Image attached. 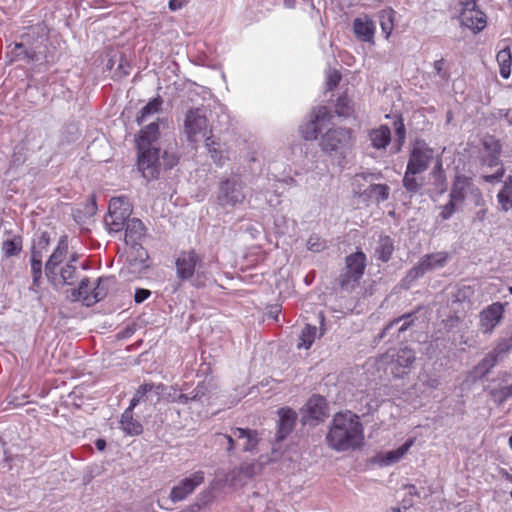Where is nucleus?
Listing matches in <instances>:
<instances>
[{"instance_id": "obj_43", "label": "nucleus", "mask_w": 512, "mask_h": 512, "mask_svg": "<svg viewBox=\"0 0 512 512\" xmlns=\"http://www.w3.org/2000/svg\"><path fill=\"white\" fill-rule=\"evenodd\" d=\"M162 395L166 398L167 401L172 403L176 402L181 404H187L190 401V397L188 394L180 393L174 387H166Z\"/></svg>"}, {"instance_id": "obj_44", "label": "nucleus", "mask_w": 512, "mask_h": 512, "mask_svg": "<svg viewBox=\"0 0 512 512\" xmlns=\"http://www.w3.org/2000/svg\"><path fill=\"white\" fill-rule=\"evenodd\" d=\"M490 394L495 403L502 405L508 399L512 398V384L498 389H493Z\"/></svg>"}, {"instance_id": "obj_37", "label": "nucleus", "mask_w": 512, "mask_h": 512, "mask_svg": "<svg viewBox=\"0 0 512 512\" xmlns=\"http://www.w3.org/2000/svg\"><path fill=\"white\" fill-rule=\"evenodd\" d=\"M317 336L316 326L307 324L300 333L299 342L297 344L298 349H309Z\"/></svg>"}, {"instance_id": "obj_26", "label": "nucleus", "mask_w": 512, "mask_h": 512, "mask_svg": "<svg viewBox=\"0 0 512 512\" xmlns=\"http://www.w3.org/2000/svg\"><path fill=\"white\" fill-rule=\"evenodd\" d=\"M145 226L137 218L129 219L125 228V241L127 244L135 245L144 236Z\"/></svg>"}, {"instance_id": "obj_61", "label": "nucleus", "mask_w": 512, "mask_h": 512, "mask_svg": "<svg viewBox=\"0 0 512 512\" xmlns=\"http://www.w3.org/2000/svg\"><path fill=\"white\" fill-rule=\"evenodd\" d=\"M394 125H395V131H396L397 136L399 137V139L404 140L405 127H404V123H403L402 119H398L397 121H395Z\"/></svg>"}, {"instance_id": "obj_16", "label": "nucleus", "mask_w": 512, "mask_h": 512, "mask_svg": "<svg viewBox=\"0 0 512 512\" xmlns=\"http://www.w3.org/2000/svg\"><path fill=\"white\" fill-rule=\"evenodd\" d=\"M326 417L327 404L325 398L320 395H313L305 405L304 422L315 424Z\"/></svg>"}, {"instance_id": "obj_22", "label": "nucleus", "mask_w": 512, "mask_h": 512, "mask_svg": "<svg viewBox=\"0 0 512 512\" xmlns=\"http://www.w3.org/2000/svg\"><path fill=\"white\" fill-rule=\"evenodd\" d=\"M353 30L358 39L364 42H372L375 33V24L372 19L364 15L353 21Z\"/></svg>"}, {"instance_id": "obj_29", "label": "nucleus", "mask_w": 512, "mask_h": 512, "mask_svg": "<svg viewBox=\"0 0 512 512\" xmlns=\"http://www.w3.org/2000/svg\"><path fill=\"white\" fill-rule=\"evenodd\" d=\"M132 213V207L125 196L113 197L108 206V214L111 216H121L129 218Z\"/></svg>"}, {"instance_id": "obj_33", "label": "nucleus", "mask_w": 512, "mask_h": 512, "mask_svg": "<svg viewBox=\"0 0 512 512\" xmlns=\"http://www.w3.org/2000/svg\"><path fill=\"white\" fill-rule=\"evenodd\" d=\"M42 253L39 250L32 249L31 251V273H32V287L31 290H35V287L39 286L40 279L42 276Z\"/></svg>"}, {"instance_id": "obj_18", "label": "nucleus", "mask_w": 512, "mask_h": 512, "mask_svg": "<svg viewBox=\"0 0 512 512\" xmlns=\"http://www.w3.org/2000/svg\"><path fill=\"white\" fill-rule=\"evenodd\" d=\"M116 279L114 276L100 277L93 284L92 296L85 298V306H92L103 300L109 291L115 286Z\"/></svg>"}, {"instance_id": "obj_36", "label": "nucleus", "mask_w": 512, "mask_h": 512, "mask_svg": "<svg viewBox=\"0 0 512 512\" xmlns=\"http://www.w3.org/2000/svg\"><path fill=\"white\" fill-rule=\"evenodd\" d=\"M395 11L391 8L384 9L379 12V21L382 33L385 38H389L394 28Z\"/></svg>"}, {"instance_id": "obj_34", "label": "nucleus", "mask_w": 512, "mask_h": 512, "mask_svg": "<svg viewBox=\"0 0 512 512\" xmlns=\"http://www.w3.org/2000/svg\"><path fill=\"white\" fill-rule=\"evenodd\" d=\"M497 200L501 209L505 212L512 209V176H509L497 194Z\"/></svg>"}, {"instance_id": "obj_46", "label": "nucleus", "mask_w": 512, "mask_h": 512, "mask_svg": "<svg viewBox=\"0 0 512 512\" xmlns=\"http://www.w3.org/2000/svg\"><path fill=\"white\" fill-rule=\"evenodd\" d=\"M418 174L417 172H409V170L406 168V172L403 178V186L405 189L410 193H416L419 191V189L422 186V183H420L415 175Z\"/></svg>"}, {"instance_id": "obj_50", "label": "nucleus", "mask_w": 512, "mask_h": 512, "mask_svg": "<svg viewBox=\"0 0 512 512\" xmlns=\"http://www.w3.org/2000/svg\"><path fill=\"white\" fill-rule=\"evenodd\" d=\"M327 248V243L325 240L321 239L317 235H311L307 241V249L319 253Z\"/></svg>"}, {"instance_id": "obj_19", "label": "nucleus", "mask_w": 512, "mask_h": 512, "mask_svg": "<svg viewBox=\"0 0 512 512\" xmlns=\"http://www.w3.org/2000/svg\"><path fill=\"white\" fill-rule=\"evenodd\" d=\"M22 237L15 235L10 239L3 241L1 246V251L3 254V258L1 260V266L3 272L10 273L12 265L10 263L9 258L12 256H17L22 251L23 243Z\"/></svg>"}, {"instance_id": "obj_27", "label": "nucleus", "mask_w": 512, "mask_h": 512, "mask_svg": "<svg viewBox=\"0 0 512 512\" xmlns=\"http://www.w3.org/2000/svg\"><path fill=\"white\" fill-rule=\"evenodd\" d=\"M369 140L373 148L385 149L391 141V131L387 125H381L369 132Z\"/></svg>"}, {"instance_id": "obj_41", "label": "nucleus", "mask_w": 512, "mask_h": 512, "mask_svg": "<svg viewBox=\"0 0 512 512\" xmlns=\"http://www.w3.org/2000/svg\"><path fill=\"white\" fill-rule=\"evenodd\" d=\"M63 284L72 285L77 278V267L72 263H66L58 271Z\"/></svg>"}, {"instance_id": "obj_8", "label": "nucleus", "mask_w": 512, "mask_h": 512, "mask_svg": "<svg viewBox=\"0 0 512 512\" xmlns=\"http://www.w3.org/2000/svg\"><path fill=\"white\" fill-rule=\"evenodd\" d=\"M446 262L447 254L444 252L427 254L420 259L417 265L407 272L403 282L408 287L412 282L421 278L425 273L444 267Z\"/></svg>"}, {"instance_id": "obj_21", "label": "nucleus", "mask_w": 512, "mask_h": 512, "mask_svg": "<svg viewBox=\"0 0 512 512\" xmlns=\"http://www.w3.org/2000/svg\"><path fill=\"white\" fill-rule=\"evenodd\" d=\"M279 421L276 432V440H284L294 429L297 420V414L290 408H281L278 410Z\"/></svg>"}, {"instance_id": "obj_57", "label": "nucleus", "mask_w": 512, "mask_h": 512, "mask_svg": "<svg viewBox=\"0 0 512 512\" xmlns=\"http://www.w3.org/2000/svg\"><path fill=\"white\" fill-rule=\"evenodd\" d=\"M341 79V75L335 70L329 72L327 76V88L328 90H333L339 83Z\"/></svg>"}, {"instance_id": "obj_63", "label": "nucleus", "mask_w": 512, "mask_h": 512, "mask_svg": "<svg viewBox=\"0 0 512 512\" xmlns=\"http://www.w3.org/2000/svg\"><path fill=\"white\" fill-rule=\"evenodd\" d=\"M500 117H503L509 125L512 124V108L499 111Z\"/></svg>"}, {"instance_id": "obj_40", "label": "nucleus", "mask_w": 512, "mask_h": 512, "mask_svg": "<svg viewBox=\"0 0 512 512\" xmlns=\"http://www.w3.org/2000/svg\"><path fill=\"white\" fill-rule=\"evenodd\" d=\"M390 188L386 184H373L366 190L369 198L375 199L377 202L385 201L389 197Z\"/></svg>"}, {"instance_id": "obj_5", "label": "nucleus", "mask_w": 512, "mask_h": 512, "mask_svg": "<svg viewBox=\"0 0 512 512\" xmlns=\"http://www.w3.org/2000/svg\"><path fill=\"white\" fill-rule=\"evenodd\" d=\"M365 267L366 255L362 251L348 255L345 259V268L338 278L340 288L347 292L353 291L359 285Z\"/></svg>"}, {"instance_id": "obj_30", "label": "nucleus", "mask_w": 512, "mask_h": 512, "mask_svg": "<svg viewBox=\"0 0 512 512\" xmlns=\"http://www.w3.org/2000/svg\"><path fill=\"white\" fill-rule=\"evenodd\" d=\"M121 429L127 434L131 436H136L142 433L143 427L142 424L135 420L133 417V412H130V409H125L121 416L120 420Z\"/></svg>"}, {"instance_id": "obj_64", "label": "nucleus", "mask_w": 512, "mask_h": 512, "mask_svg": "<svg viewBox=\"0 0 512 512\" xmlns=\"http://www.w3.org/2000/svg\"><path fill=\"white\" fill-rule=\"evenodd\" d=\"M440 384L439 379L437 378H430L426 381L425 385L429 388L436 389Z\"/></svg>"}, {"instance_id": "obj_13", "label": "nucleus", "mask_w": 512, "mask_h": 512, "mask_svg": "<svg viewBox=\"0 0 512 512\" xmlns=\"http://www.w3.org/2000/svg\"><path fill=\"white\" fill-rule=\"evenodd\" d=\"M460 21L463 26L475 33L482 31L487 24L486 15L477 8L475 0H467L463 3Z\"/></svg>"}, {"instance_id": "obj_25", "label": "nucleus", "mask_w": 512, "mask_h": 512, "mask_svg": "<svg viewBox=\"0 0 512 512\" xmlns=\"http://www.w3.org/2000/svg\"><path fill=\"white\" fill-rule=\"evenodd\" d=\"M412 445H413V440L410 439L395 450H391V451H387L382 454H378L376 456V461L381 466H389L393 463H396L408 452V450L410 449V447Z\"/></svg>"}, {"instance_id": "obj_47", "label": "nucleus", "mask_w": 512, "mask_h": 512, "mask_svg": "<svg viewBox=\"0 0 512 512\" xmlns=\"http://www.w3.org/2000/svg\"><path fill=\"white\" fill-rule=\"evenodd\" d=\"M128 220L129 218L121 216H111L110 214H108L105 217V224L110 232H119L124 228Z\"/></svg>"}, {"instance_id": "obj_38", "label": "nucleus", "mask_w": 512, "mask_h": 512, "mask_svg": "<svg viewBox=\"0 0 512 512\" xmlns=\"http://www.w3.org/2000/svg\"><path fill=\"white\" fill-rule=\"evenodd\" d=\"M93 284L88 278H83L77 289L71 291V299L73 301H81L85 305V298L92 296Z\"/></svg>"}, {"instance_id": "obj_60", "label": "nucleus", "mask_w": 512, "mask_h": 512, "mask_svg": "<svg viewBox=\"0 0 512 512\" xmlns=\"http://www.w3.org/2000/svg\"><path fill=\"white\" fill-rule=\"evenodd\" d=\"M151 292L147 289L139 288L135 291L134 300L136 303H142L149 298Z\"/></svg>"}, {"instance_id": "obj_62", "label": "nucleus", "mask_w": 512, "mask_h": 512, "mask_svg": "<svg viewBox=\"0 0 512 512\" xmlns=\"http://www.w3.org/2000/svg\"><path fill=\"white\" fill-rule=\"evenodd\" d=\"M185 3V0H169L168 6L171 11H177L180 10Z\"/></svg>"}, {"instance_id": "obj_3", "label": "nucleus", "mask_w": 512, "mask_h": 512, "mask_svg": "<svg viewBox=\"0 0 512 512\" xmlns=\"http://www.w3.org/2000/svg\"><path fill=\"white\" fill-rule=\"evenodd\" d=\"M177 278L190 281L195 287H203L208 280V272L203 258L195 251H182L175 261Z\"/></svg>"}, {"instance_id": "obj_39", "label": "nucleus", "mask_w": 512, "mask_h": 512, "mask_svg": "<svg viewBox=\"0 0 512 512\" xmlns=\"http://www.w3.org/2000/svg\"><path fill=\"white\" fill-rule=\"evenodd\" d=\"M205 145L214 163L217 164L218 166H223L228 157L224 154L222 150L219 149V144L211 140L210 138H206Z\"/></svg>"}, {"instance_id": "obj_32", "label": "nucleus", "mask_w": 512, "mask_h": 512, "mask_svg": "<svg viewBox=\"0 0 512 512\" xmlns=\"http://www.w3.org/2000/svg\"><path fill=\"white\" fill-rule=\"evenodd\" d=\"M482 144L485 150L489 153L488 165H498V158L501 153V144L493 136H486L483 138Z\"/></svg>"}, {"instance_id": "obj_28", "label": "nucleus", "mask_w": 512, "mask_h": 512, "mask_svg": "<svg viewBox=\"0 0 512 512\" xmlns=\"http://www.w3.org/2000/svg\"><path fill=\"white\" fill-rule=\"evenodd\" d=\"M415 319V313L404 314L394 319L384 327L380 337L384 338L393 328H396L399 334L405 332L414 325Z\"/></svg>"}, {"instance_id": "obj_14", "label": "nucleus", "mask_w": 512, "mask_h": 512, "mask_svg": "<svg viewBox=\"0 0 512 512\" xmlns=\"http://www.w3.org/2000/svg\"><path fill=\"white\" fill-rule=\"evenodd\" d=\"M184 126L189 141H195V136L198 134H202L203 137L207 134V119L200 109L187 112Z\"/></svg>"}, {"instance_id": "obj_55", "label": "nucleus", "mask_w": 512, "mask_h": 512, "mask_svg": "<svg viewBox=\"0 0 512 512\" xmlns=\"http://www.w3.org/2000/svg\"><path fill=\"white\" fill-rule=\"evenodd\" d=\"M457 203L453 200L449 199V202L442 206V210L439 214V217L442 220H448L456 211Z\"/></svg>"}, {"instance_id": "obj_59", "label": "nucleus", "mask_w": 512, "mask_h": 512, "mask_svg": "<svg viewBox=\"0 0 512 512\" xmlns=\"http://www.w3.org/2000/svg\"><path fill=\"white\" fill-rule=\"evenodd\" d=\"M504 175V169L503 167H500L497 169V171L494 174L491 175H483L482 178L485 182L488 183H495L498 182Z\"/></svg>"}, {"instance_id": "obj_31", "label": "nucleus", "mask_w": 512, "mask_h": 512, "mask_svg": "<svg viewBox=\"0 0 512 512\" xmlns=\"http://www.w3.org/2000/svg\"><path fill=\"white\" fill-rule=\"evenodd\" d=\"M497 362L498 360L495 355L487 354L471 371V376L474 380L485 377Z\"/></svg>"}, {"instance_id": "obj_11", "label": "nucleus", "mask_w": 512, "mask_h": 512, "mask_svg": "<svg viewBox=\"0 0 512 512\" xmlns=\"http://www.w3.org/2000/svg\"><path fill=\"white\" fill-rule=\"evenodd\" d=\"M205 474L203 471H196L190 476L183 478L175 485L170 492L169 498L172 502H180L191 495L198 486L204 483Z\"/></svg>"}, {"instance_id": "obj_51", "label": "nucleus", "mask_w": 512, "mask_h": 512, "mask_svg": "<svg viewBox=\"0 0 512 512\" xmlns=\"http://www.w3.org/2000/svg\"><path fill=\"white\" fill-rule=\"evenodd\" d=\"M301 133L305 140H315L318 136L316 120L309 121L306 125L301 127Z\"/></svg>"}, {"instance_id": "obj_35", "label": "nucleus", "mask_w": 512, "mask_h": 512, "mask_svg": "<svg viewBox=\"0 0 512 512\" xmlns=\"http://www.w3.org/2000/svg\"><path fill=\"white\" fill-rule=\"evenodd\" d=\"M393 250V240L389 236H381L375 248V253L378 259L383 262L389 261L392 256Z\"/></svg>"}, {"instance_id": "obj_1", "label": "nucleus", "mask_w": 512, "mask_h": 512, "mask_svg": "<svg viewBox=\"0 0 512 512\" xmlns=\"http://www.w3.org/2000/svg\"><path fill=\"white\" fill-rule=\"evenodd\" d=\"M364 439L359 417L351 412L334 416L326 436L328 445L336 451H346L359 447Z\"/></svg>"}, {"instance_id": "obj_52", "label": "nucleus", "mask_w": 512, "mask_h": 512, "mask_svg": "<svg viewBox=\"0 0 512 512\" xmlns=\"http://www.w3.org/2000/svg\"><path fill=\"white\" fill-rule=\"evenodd\" d=\"M433 69L436 76H438L441 80H447L449 77V73L446 68V62L443 58L434 61Z\"/></svg>"}, {"instance_id": "obj_20", "label": "nucleus", "mask_w": 512, "mask_h": 512, "mask_svg": "<svg viewBox=\"0 0 512 512\" xmlns=\"http://www.w3.org/2000/svg\"><path fill=\"white\" fill-rule=\"evenodd\" d=\"M468 191L471 193L476 191L479 194V190L474 188L471 178L457 175L450 190L449 198L457 204H462Z\"/></svg>"}, {"instance_id": "obj_9", "label": "nucleus", "mask_w": 512, "mask_h": 512, "mask_svg": "<svg viewBox=\"0 0 512 512\" xmlns=\"http://www.w3.org/2000/svg\"><path fill=\"white\" fill-rule=\"evenodd\" d=\"M246 438L243 444V451L252 452L256 449L259 443L258 433L255 430L248 428H232L230 434H217V441L219 444H226L227 452H231L235 448L237 439Z\"/></svg>"}, {"instance_id": "obj_23", "label": "nucleus", "mask_w": 512, "mask_h": 512, "mask_svg": "<svg viewBox=\"0 0 512 512\" xmlns=\"http://www.w3.org/2000/svg\"><path fill=\"white\" fill-rule=\"evenodd\" d=\"M496 60L499 65L501 77L508 79L511 75L512 54L507 40H504L499 44V51L496 55Z\"/></svg>"}, {"instance_id": "obj_49", "label": "nucleus", "mask_w": 512, "mask_h": 512, "mask_svg": "<svg viewBox=\"0 0 512 512\" xmlns=\"http://www.w3.org/2000/svg\"><path fill=\"white\" fill-rule=\"evenodd\" d=\"M512 349V336L502 339L498 342L494 350L491 352L492 355L496 356V359L503 357L507 352Z\"/></svg>"}, {"instance_id": "obj_45", "label": "nucleus", "mask_w": 512, "mask_h": 512, "mask_svg": "<svg viewBox=\"0 0 512 512\" xmlns=\"http://www.w3.org/2000/svg\"><path fill=\"white\" fill-rule=\"evenodd\" d=\"M335 111L339 116H351L354 111L351 100L346 95L340 96L337 99Z\"/></svg>"}, {"instance_id": "obj_4", "label": "nucleus", "mask_w": 512, "mask_h": 512, "mask_svg": "<svg viewBox=\"0 0 512 512\" xmlns=\"http://www.w3.org/2000/svg\"><path fill=\"white\" fill-rule=\"evenodd\" d=\"M416 361V353L408 347L387 350L378 359L379 367L395 378H403L410 374Z\"/></svg>"}, {"instance_id": "obj_54", "label": "nucleus", "mask_w": 512, "mask_h": 512, "mask_svg": "<svg viewBox=\"0 0 512 512\" xmlns=\"http://www.w3.org/2000/svg\"><path fill=\"white\" fill-rule=\"evenodd\" d=\"M161 160V167H164L165 169H170L174 167L178 162V157L174 152H168L165 151L162 155Z\"/></svg>"}, {"instance_id": "obj_12", "label": "nucleus", "mask_w": 512, "mask_h": 512, "mask_svg": "<svg viewBox=\"0 0 512 512\" xmlns=\"http://www.w3.org/2000/svg\"><path fill=\"white\" fill-rule=\"evenodd\" d=\"M433 154V149L428 147L425 142L417 141L411 150L407 169L409 172H417L419 174L424 172L428 168Z\"/></svg>"}, {"instance_id": "obj_15", "label": "nucleus", "mask_w": 512, "mask_h": 512, "mask_svg": "<svg viewBox=\"0 0 512 512\" xmlns=\"http://www.w3.org/2000/svg\"><path fill=\"white\" fill-rule=\"evenodd\" d=\"M504 314V304L495 302L480 313V327L483 333H491L501 322Z\"/></svg>"}, {"instance_id": "obj_53", "label": "nucleus", "mask_w": 512, "mask_h": 512, "mask_svg": "<svg viewBox=\"0 0 512 512\" xmlns=\"http://www.w3.org/2000/svg\"><path fill=\"white\" fill-rule=\"evenodd\" d=\"M198 500H199V502L194 503L191 506V511H198L201 509L202 506H206L209 503H211V501H212L211 491L206 490V491H203L202 493H200Z\"/></svg>"}, {"instance_id": "obj_58", "label": "nucleus", "mask_w": 512, "mask_h": 512, "mask_svg": "<svg viewBox=\"0 0 512 512\" xmlns=\"http://www.w3.org/2000/svg\"><path fill=\"white\" fill-rule=\"evenodd\" d=\"M50 244V236L47 232H44L39 237L37 244L33 249L39 250L42 253V250H45Z\"/></svg>"}, {"instance_id": "obj_17", "label": "nucleus", "mask_w": 512, "mask_h": 512, "mask_svg": "<svg viewBox=\"0 0 512 512\" xmlns=\"http://www.w3.org/2000/svg\"><path fill=\"white\" fill-rule=\"evenodd\" d=\"M68 253V239L67 236H62L54 249L53 253L45 264V273L48 279L54 280L58 275L57 267L61 264Z\"/></svg>"}, {"instance_id": "obj_6", "label": "nucleus", "mask_w": 512, "mask_h": 512, "mask_svg": "<svg viewBox=\"0 0 512 512\" xmlns=\"http://www.w3.org/2000/svg\"><path fill=\"white\" fill-rule=\"evenodd\" d=\"M31 33L36 34L38 39L36 44H43L46 40L47 29L43 25H37L31 28ZM10 61L24 60L26 62L39 61L43 57V52L38 49V45L27 47L24 43H16L9 52Z\"/></svg>"}, {"instance_id": "obj_48", "label": "nucleus", "mask_w": 512, "mask_h": 512, "mask_svg": "<svg viewBox=\"0 0 512 512\" xmlns=\"http://www.w3.org/2000/svg\"><path fill=\"white\" fill-rule=\"evenodd\" d=\"M165 389L166 386L163 384L144 383L139 386L134 395L141 400L148 392L155 391L157 395H160L164 393Z\"/></svg>"}, {"instance_id": "obj_42", "label": "nucleus", "mask_w": 512, "mask_h": 512, "mask_svg": "<svg viewBox=\"0 0 512 512\" xmlns=\"http://www.w3.org/2000/svg\"><path fill=\"white\" fill-rule=\"evenodd\" d=\"M162 104V101L158 98L153 99L148 102L141 110L140 115L137 117V121L139 124H142L146 118L154 113H156Z\"/></svg>"}, {"instance_id": "obj_10", "label": "nucleus", "mask_w": 512, "mask_h": 512, "mask_svg": "<svg viewBox=\"0 0 512 512\" xmlns=\"http://www.w3.org/2000/svg\"><path fill=\"white\" fill-rule=\"evenodd\" d=\"M245 200L243 183L237 179H227L220 183L217 202L222 207H234Z\"/></svg>"}, {"instance_id": "obj_24", "label": "nucleus", "mask_w": 512, "mask_h": 512, "mask_svg": "<svg viewBox=\"0 0 512 512\" xmlns=\"http://www.w3.org/2000/svg\"><path fill=\"white\" fill-rule=\"evenodd\" d=\"M262 465L259 462H242L238 468L232 470L227 475V481L231 482V485H235L237 477L242 474L246 478H252L261 472Z\"/></svg>"}, {"instance_id": "obj_56", "label": "nucleus", "mask_w": 512, "mask_h": 512, "mask_svg": "<svg viewBox=\"0 0 512 512\" xmlns=\"http://www.w3.org/2000/svg\"><path fill=\"white\" fill-rule=\"evenodd\" d=\"M208 389L204 383H199L194 390L191 392L190 401H198L206 395Z\"/></svg>"}, {"instance_id": "obj_7", "label": "nucleus", "mask_w": 512, "mask_h": 512, "mask_svg": "<svg viewBox=\"0 0 512 512\" xmlns=\"http://www.w3.org/2000/svg\"><path fill=\"white\" fill-rule=\"evenodd\" d=\"M354 145L352 131L347 128L329 129L320 140L321 149L325 152L345 153Z\"/></svg>"}, {"instance_id": "obj_2", "label": "nucleus", "mask_w": 512, "mask_h": 512, "mask_svg": "<svg viewBox=\"0 0 512 512\" xmlns=\"http://www.w3.org/2000/svg\"><path fill=\"white\" fill-rule=\"evenodd\" d=\"M158 135V124L152 122L141 130L137 139V166L142 176L148 181L158 178L161 169L160 150L153 145Z\"/></svg>"}]
</instances>
